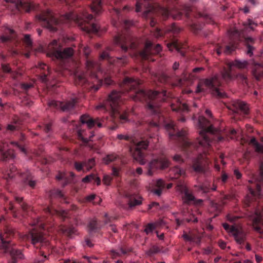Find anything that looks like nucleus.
<instances>
[{
	"mask_svg": "<svg viewBox=\"0 0 263 263\" xmlns=\"http://www.w3.org/2000/svg\"><path fill=\"white\" fill-rule=\"evenodd\" d=\"M251 219L254 229L259 233H263V230L258 226L261 221H263V211L259 209H256L252 215Z\"/></svg>",
	"mask_w": 263,
	"mask_h": 263,
	"instance_id": "nucleus-22",
	"label": "nucleus"
},
{
	"mask_svg": "<svg viewBox=\"0 0 263 263\" xmlns=\"http://www.w3.org/2000/svg\"><path fill=\"white\" fill-rule=\"evenodd\" d=\"M183 238L186 240L197 245H200L201 242V236L196 235L193 234H184L183 235Z\"/></svg>",
	"mask_w": 263,
	"mask_h": 263,
	"instance_id": "nucleus-30",
	"label": "nucleus"
},
{
	"mask_svg": "<svg viewBox=\"0 0 263 263\" xmlns=\"http://www.w3.org/2000/svg\"><path fill=\"white\" fill-rule=\"evenodd\" d=\"M173 159L177 162L180 163L183 162V159L181 158V156L177 154L174 156V157H173Z\"/></svg>",
	"mask_w": 263,
	"mask_h": 263,
	"instance_id": "nucleus-60",
	"label": "nucleus"
},
{
	"mask_svg": "<svg viewBox=\"0 0 263 263\" xmlns=\"http://www.w3.org/2000/svg\"><path fill=\"white\" fill-rule=\"evenodd\" d=\"M111 180V178L108 175H105L103 178V182L106 185H109Z\"/></svg>",
	"mask_w": 263,
	"mask_h": 263,
	"instance_id": "nucleus-59",
	"label": "nucleus"
},
{
	"mask_svg": "<svg viewBox=\"0 0 263 263\" xmlns=\"http://www.w3.org/2000/svg\"><path fill=\"white\" fill-rule=\"evenodd\" d=\"M176 190L183 194L182 198L184 203L187 204L193 203L195 204H199L202 202L201 199L196 200L193 195L189 192L186 186L184 184L178 185Z\"/></svg>",
	"mask_w": 263,
	"mask_h": 263,
	"instance_id": "nucleus-19",
	"label": "nucleus"
},
{
	"mask_svg": "<svg viewBox=\"0 0 263 263\" xmlns=\"http://www.w3.org/2000/svg\"><path fill=\"white\" fill-rule=\"evenodd\" d=\"M11 144H13V145L16 146L17 147H18L20 149V151L22 152H23V153H24V154L27 153L26 149L25 148L24 146L22 144H20V143H18V142H15V141L12 142Z\"/></svg>",
	"mask_w": 263,
	"mask_h": 263,
	"instance_id": "nucleus-53",
	"label": "nucleus"
},
{
	"mask_svg": "<svg viewBox=\"0 0 263 263\" xmlns=\"http://www.w3.org/2000/svg\"><path fill=\"white\" fill-rule=\"evenodd\" d=\"M100 60H107L108 62L112 63V61H114V60H112V58L109 53V50L107 49L106 50L102 52L100 55L99 58Z\"/></svg>",
	"mask_w": 263,
	"mask_h": 263,
	"instance_id": "nucleus-36",
	"label": "nucleus"
},
{
	"mask_svg": "<svg viewBox=\"0 0 263 263\" xmlns=\"http://www.w3.org/2000/svg\"><path fill=\"white\" fill-rule=\"evenodd\" d=\"M21 239L24 241H31L33 246L40 249V257L35 260L34 263H43L47 259V254L52 253V248L50 242L44 236L41 231L36 228H33L28 233L22 235Z\"/></svg>",
	"mask_w": 263,
	"mask_h": 263,
	"instance_id": "nucleus-4",
	"label": "nucleus"
},
{
	"mask_svg": "<svg viewBox=\"0 0 263 263\" xmlns=\"http://www.w3.org/2000/svg\"><path fill=\"white\" fill-rule=\"evenodd\" d=\"M156 226L154 223H148L144 229V232L146 234H148L153 232V231L156 229Z\"/></svg>",
	"mask_w": 263,
	"mask_h": 263,
	"instance_id": "nucleus-44",
	"label": "nucleus"
},
{
	"mask_svg": "<svg viewBox=\"0 0 263 263\" xmlns=\"http://www.w3.org/2000/svg\"><path fill=\"white\" fill-rule=\"evenodd\" d=\"M92 181H94V183L97 185H99L101 183L99 177H97L94 174L87 175L82 179V182L85 183L90 182Z\"/></svg>",
	"mask_w": 263,
	"mask_h": 263,
	"instance_id": "nucleus-32",
	"label": "nucleus"
},
{
	"mask_svg": "<svg viewBox=\"0 0 263 263\" xmlns=\"http://www.w3.org/2000/svg\"><path fill=\"white\" fill-rule=\"evenodd\" d=\"M63 233L67 235L68 236L70 237L75 233L76 230L73 227H63L62 228Z\"/></svg>",
	"mask_w": 263,
	"mask_h": 263,
	"instance_id": "nucleus-40",
	"label": "nucleus"
},
{
	"mask_svg": "<svg viewBox=\"0 0 263 263\" xmlns=\"http://www.w3.org/2000/svg\"><path fill=\"white\" fill-rule=\"evenodd\" d=\"M30 224L32 226H36L37 227H39L41 229H45L44 224L41 222V220L39 219L34 220L33 223H32Z\"/></svg>",
	"mask_w": 263,
	"mask_h": 263,
	"instance_id": "nucleus-52",
	"label": "nucleus"
},
{
	"mask_svg": "<svg viewBox=\"0 0 263 263\" xmlns=\"http://www.w3.org/2000/svg\"><path fill=\"white\" fill-rule=\"evenodd\" d=\"M170 165V162L165 157L161 156L157 159H153L148 164V171L146 174L148 176H152L153 174V170L165 169Z\"/></svg>",
	"mask_w": 263,
	"mask_h": 263,
	"instance_id": "nucleus-16",
	"label": "nucleus"
},
{
	"mask_svg": "<svg viewBox=\"0 0 263 263\" xmlns=\"http://www.w3.org/2000/svg\"><path fill=\"white\" fill-rule=\"evenodd\" d=\"M74 167L78 172L83 171L84 173H86L84 161H75L74 162Z\"/></svg>",
	"mask_w": 263,
	"mask_h": 263,
	"instance_id": "nucleus-43",
	"label": "nucleus"
},
{
	"mask_svg": "<svg viewBox=\"0 0 263 263\" xmlns=\"http://www.w3.org/2000/svg\"><path fill=\"white\" fill-rule=\"evenodd\" d=\"M83 51L87 58L86 67L87 72L89 73L91 77L99 79V74L102 72L100 65L98 63L95 62L88 59V55L91 51L89 47H84L83 49Z\"/></svg>",
	"mask_w": 263,
	"mask_h": 263,
	"instance_id": "nucleus-12",
	"label": "nucleus"
},
{
	"mask_svg": "<svg viewBox=\"0 0 263 263\" xmlns=\"http://www.w3.org/2000/svg\"><path fill=\"white\" fill-rule=\"evenodd\" d=\"M143 173V170L141 167H138L136 169V170H133L130 171V173L132 174L134 176H136V174L138 175H141Z\"/></svg>",
	"mask_w": 263,
	"mask_h": 263,
	"instance_id": "nucleus-56",
	"label": "nucleus"
},
{
	"mask_svg": "<svg viewBox=\"0 0 263 263\" xmlns=\"http://www.w3.org/2000/svg\"><path fill=\"white\" fill-rule=\"evenodd\" d=\"M162 14L165 17H167L169 15H171L174 17V18L179 19L181 17V16L182 15V13L179 12L176 15H175L172 12H170L167 9L163 8Z\"/></svg>",
	"mask_w": 263,
	"mask_h": 263,
	"instance_id": "nucleus-42",
	"label": "nucleus"
},
{
	"mask_svg": "<svg viewBox=\"0 0 263 263\" xmlns=\"http://www.w3.org/2000/svg\"><path fill=\"white\" fill-rule=\"evenodd\" d=\"M0 40L2 42L7 44L11 48H13L17 43L16 33L9 28L5 29L4 34L0 36Z\"/></svg>",
	"mask_w": 263,
	"mask_h": 263,
	"instance_id": "nucleus-20",
	"label": "nucleus"
},
{
	"mask_svg": "<svg viewBox=\"0 0 263 263\" xmlns=\"http://www.w3.org/2000/svg\"><path fill=\"white\" fill-rule=\"evenodd\" d=\"M36 19L42 26L52 32H55L60 28L61 22L66 23L70 21L76 22L82 30L87 33H97L99 30V27L96 23V18L86 11H83L79 14L76 12L66 13L61 17L59 21L52 15L51 12L48 10L36 15Z\"/></svg>",
	"mask_w": 263,
	"mask_h": 263,
	"instance_id": "nucleus-1",
	"label": "nucleus"
},
{
	"mask_svg": "<svg viewBox=\"0 0 263 263\" xmlns=\"http://www.w3.org/2000/svg\"><path fill=\"white\" fill-rule=\"evenodd\" d=\"M2 68L3 69V71L4 72L11 73V72H12L11 69L10 68L9 65L3 63V64H2Z\"/></svg>",
	"mask_w": 263,
	"mask_h": 263,
	"instance_id": "nucleus-54",
	"label": "nucleus"
},
{
	"mask_svg": "<svg viewBox=\"0 0 263 263\" xmlns=\"http://www.w3.org/2000/svg\"><path fill=\"white\" fill-rule=\"evenodd\" d=\"M24 42L28 48L32 46V42L29 34H25L24 37Z\"/></svg>",
	"mask_w": 263,
	"mask_h": 263,
	"instance_id": "nucleus-49",
	"label": "nucleus"
},
{
	"mask_svg": "<svg viewBox=\"0 0 263 263\" xmlns=\"http://www.w3.org/2000/svg\"><path fill=\"white\" fill-rule=\"evenodd\" d=\"M230 70H233L234 68L239 69H245L248 65V62L246 60H235L227 63Z\"/></svg>",
	"mask_w": 263,
	"mask_h": 263,
	"instance_id": "nucleus-26",
	"label": "nucleus"
},
{
	"mask_svg": "<svg viewBox=\"0 0 263 263\" xmlns=\"http://www.w3.org/2000/svg\"><path fill=\"white\" fill-rule=\"evenodd\" d=\"M125 196L127 198V201L130 208L140 205L142 203V198L140 197H137L130 194H126Z\"/></svg>",
	"mask_w": 263,
	"mask_h": 263,
	"instance_id": "nucleus-28",
	"label": "nucleus"
},
{
	"mask_svg": "<svg viewBox=\"0 0 263 263\" xmlns=\"http://www.w3.org/2000/svg\"><path fill=\"white\" fill-rule=\"evenodd\" d=\"M202 158V156L200 155L198 158L194 159L193 160V168L196 172H199L201 170V167L200 164V160Z\"/></svg>",
	"mask_w": 263,
	"mask_h": 263,
	"instance_id": "nucleus-38",
	"label": "nucleus"
},
{
	"mask_svg": "<svg viewBox=\"0 0 263 263\" xmlns=\"http://www.w3.org/2000/svg\"><path fill=\"white\" fill-rule=\"evenodd\" d=\"M236 46L234 45L227 46L224 50V52L228 54L231 53L235 50Z\"/></svg>",
	"mask_w": 263,
	"mask_h": 263,
	"instance_id": "nucleus-55",
	"label": "nucleus"
},
{
	"mask_svg": "<svg viewBox=\"0 0 263 263\" xmlns=\"http://www.w3.org/2000/svg\"><path fill=\"white\" fill-rule=\"evenodd\" d=\"M210 123L204 117L200 116L198 120V126L201 130L199 132V137L197 138L199 147L204 149V155L207 153V149L211 146L212 141L208 137L206 134H215L218 132V129L213 128L212 125H209Z\"/></svg>",
	"mask_w": 263,
	"mask_h": 263,
	"instance_id": "nucleus-5",
	"label": "nucleus"
},
{
	"mask_svg": "<svg viewBox=\"0 0 263 263\" xmlns=\"http://www.w3.org/2000/svg\"><path fill=\"white\" fill-rule=\"evenodd\" d=\"M6 143L2 142L0 143V152L1 153L2 158L4 161H7L14 158V154L12 150L8 149L5 151Z\"/></svg>",
	"mask_w": 263,
	"mask_h": 263,
	"instance_id": "nucleus-27",
	"label": "nucleus"
},
{
	"mask_svg": "<svg viewBox=\"0 0 263 263\" xmlns=\"http://www.w3.org/2000/svg\"><path fill=\"white\" fill-rule=\"evenodd\" d=\"M86 172L91 170L96 164L95 159L92 158L88 160L84 161Z\"/></svg>",
	"mask_w": 263,
	"mask_h": 263,
	"instance_id": "nucleus-37",
	"label": "nucleus"
},
{
	"mask_svg": "<svg viewBox=\"0 0 263 263\" xmlns=\"http://www.w3.org/2000/svg\"><path fill=\"white\" fill-rule=\"evenodd\" d=\"M228 108L232 110L235 113H237L239 111L244 115H247L249 113L248 105L245 102L239 100L232 101V106H229Z\"/></svg>",
	"mask_w": 263,
	"mask_h": 263,
	"instance_id": "nucleus-23",
	"label": "nucleus"
},
{
	"mask_svg": "<svg viewBox=\"0 0 263 263\" xmlns=\"http://www.w3.org/2000/svg\"><path fill=\"white\" fill-rule=\"evenodd\" d=\"M102 0H92L90 8L91 11L96 14H99L102 11Z\"/></svg>",
	"mask_w": 263,
	"mask_h": 263,
	"instance_id": "nucleus-29",
	"label": "nucleus"
},
{
	"mask_svg": "<svg viewBox=\"0 0 263 263\" xmlns=\"http://www.w3.org/2000/svg\"><path fill=\"white\" fill-rule=\"evenodd\" d=\"M253 74L257 80H259L263 76V70H261L260 68H257L253 70Z\"/></svg>",
	"mask_w": 263,
	"mask_h": 263,
	"instance_id": "nucleus-47",
	"label": "nucleus"
},
{
	"mask_svg": "<svg viewBox=\"0 0 263 263\" xmlns=\"http://www.w3.org/2000/svg\"><path fill=\"white\" fill-rule=\"evenodd\" d=\"M231 234L238 244L242 243L246 239V233L240 226L233 227L231 229Z\"/></svg>",
	"mask_w": 263,
	"mask_h": 263,
	"instance_id": "nucleus-24",
	"label": "nucleus"
},
{
	"mask_svg": "<svg viewBox=\"0 0 263 263\" xmlns=\"http://www.w3.org/2000/svg\"><path fill=\"white\" fill-rule=\"evenodd\" d=\"M48 195L50 200L51 206H48L45 209V212L52 215H57L65 220L68 218L70 213L65 210L59 211L55 209L52 205L54 204V200L55 199L60 200V201H64L65 197L61 191L58 189H54L50 191L48 193Z\"/></svg>",
	"mask_w": 263,
	"mask_h": 263,
	"instance_id": "nucleus-8",
	"label": "nucleus"
},
{
	"mask_svg": "<svg viewBox=\"0 0 263 263\" xmlns=\"http://www.w3.org/2000/svg\"><path fill=\"white\" fill-rule=\"evenodd\" d=\"M96 109L108 112L114 119L115 117V90H112L104 102L97 105Z\"/></svg>",
	"mask_w": 263,
	"mask_h": 263,
	"instance_id": "nucleus-11",
	"label": "nucleus"
},
{
	"mask_svg": "<svg viewBox=\"0 0 263 263\" xmlns=\"http://www.w3.org/2000/svg\"><path fill=\"white\" fill-rule=\"evenodd\" d=\"M5 2L8 4V7L13 11L29 12L35 9L34 4L28 2L27 0H5Z\"/></svg>",
	"mask_w": 263,
	"mask_h": 263,
	"instance_id": "nucleus-13",
	"label": "nucleus"
},
{
	"mask_svg": "<svg viewBox=\"0 0 263 263\" xmlns=\"http://www.w3.org/2000/svg\"><path fill=\"white\" fill-rule=\"evenodd\" d=\"M15 201H10L8 205V209L13 214L14 217L16 216L17 213H19L20 210H22L24 214H27L31 208L26 204L24 201L22 197L15 196L14 197Z\"/></svg>",
	"mask_w": 263,
	"mask_h": 263,
	"instance_id": "nucleus-15",
	"label": "nucleus"
},
{
	"mask_svg": "<svg viewBox=\"0 0 263 263\" xmlns=\"http://www.w3.org/2000/svg\"><path fill=\"white\" fill-rule=\"evenodd\" d=\"M5 231L4 234H0L1 240L0 249L4 253H9L12 258V262L16 263L17 259L23 258L24 255L20 250H17L13 247V244L9 239L14 234L13 231L9 228H7Z\"/></svg>",
	"mask_w": 263,
	"mask_h": 263,
	"instance_id": "nucleus-6",
	"label": "nucleus"
},
{
	"mask_svg": "<svg viewBox=\"0 0 263 263\" xmlns=\"http://www.w3.org/2000/svg\"><path fill=\"white\" fill-rule=\"evenodd\" d=\"M161 50L162 48L160 44H157L153 48L152 43L148 41L145 43L144 49L140 52V54L143 59H147L149 55L158 53Z\"/></svg>",
	"mask_w": 263,
	"mask_h": 263,
	"instance_id": "nucleus-21",
	"label": "nucleus"
},
{
	"mask_svg": "<svg viewBox=\"0 0 263 263\" xmlns=\"http://www.w3.org/2000/svg\"><path fill=\"white\" fill-rule=\"evenodd\" d=\"M149 142H147L144 141L138 142L136 145L134 151L133 152V157L134 159L141 165H144L146 162L142 151L147 148L148 143Z\"/></svg>",
	"mask_w": 263,
	"mask_h": 263,
	"instance_id": "nucleus-18",
	"label": "nucleus"
},
{
	"mask_svg": "<svg viewBox=\"0 0 263 263\" xmlns=\"http://www.w3.org/2000/svg\"><path fill=\"white\" fill-rule=\"evenodd\" d=\"M247 24L249 26L251 29H253V26H256L257 24L254 23L252 20L249 19L247 21Z\"/></svg>",
	"mask_w": 263,
	"mask_h": 263,
	"instance_id": "nucleus-64",
	"label": "nucleus"
},
{
	"mask_svg": "<svg viewBox=\"0 0 263 263\" xmlns=\"http://www.w3.org/2000/svg\"><path fill=\"white\" fill-rule=\"evenodd\" d=\"M38 67L42 70H45L46 68L47 69L46 71H44L41 73L43 81L46 82L47 80V76L49 73L48 67L44 63L39 64Z\"/></svg>",
	"mask_w": 263,
	"mask_h": 263,
	"instance_id": "nucleus-35",
	"label": "nucleus"
},
{
	"mask_svg": "<svg viewBox=\"0 0 263 263\" xmlns=\"http://www.w3.org/2000/svg\"><path fill=\"white\" fill-rule=\"evenodd\" d=\"M232 71L229 68V70L224 69L221 76L215 74L209 78L201 79L197 86L196 93L209 92L215 97H224L226 95L224 92H221L218 88L221 84V77L225 81H230Z\"/></svg>",
	"mask_w": 263,
	"mask_h": 263,
	"instance_id": "nucleus-3",
	"label": "nucleus"
},
{
	"mask_svg": "<svg viewBox=\"0 0 263 263\" xmlns=\"http://www.w3.org/2000/svg\"><path fill=\"white\" fill-rule=\"evenodd\" d=\"M250 143L255 146V151L257 152L263 153V145L259 144L255 138L251 139Z\"/></svg>",
	"mask_w": 263,
	"mask_h": 263,
	"instance_id": "nucleus-39",
	"label": "nucleus"
},
{
	"mask_svg": "<svg viewBox=\"0 0 263 263\" xmlns=\"http://www.w3.org/2000/svg\"><path fill=\"white\" fill-rule=\"evenodd\" d=\"M90 118L91 117L87 115H83L81 116L80 118L82 123H86L88 120H90Z\"/></svg>",
	"mask_w": 263,
	"mask_h": 263,
	"instance_id": "nucleus-58",
	"label": "nucleus"
},
{
	"mask_svg": "<svg viewBox=\"0 0 263 263\" xmlns=\"http://www.w3.org/2000/svg\"><path fill=\"white\" fill-rule=\"evenodd\" d=\"M223 227L224 228V229L228 232L230 233L231 234V229L233 227H237L236 226H230L227 223H223Z\"/></svg>",
	"mask_w": 263,
	"mask_h": 263,
	"instance_id": "nucleus-61",
	"label": "nucleus"
},
{
	"mask_svg": "<svg viewBox=\"0 0 263 263\" xmlns=\"http://www.w3.org/2000/svg\"><path fill=\"white\" fill-rule=\"evenodd\" d=\"M170 172L171 174L174 175V176L172 177L173 179H177L179 176H184L185 174V171L178 166H175L173 167L170 170Z\"/></svg>",
	"mask_w": 263,
	"mask_h": 263,
	"instance_id": "nucleus-33",
	"label": "nucleus"
},
{
	"mask_svg": "<svg viewBox=\"0 0 263 263\" xmlns=\"http://www.w3.org/2000/svg\"><path fill=\"white\" fill-rule=\"evenodd\" d=\"M101 227L100 222H98L96 219H91L88 224L89 231L90 233L97 232L99 231Z\"/></svg>",
	"mask_w": 263,
	"mask_h": 263,
	"instance_id": "nucleus-31",
	"label": "nucleus"
},
{
	"mask_svg": "<svg viewBox=\"0 0 263 263\" xmlns=\"http://www.w3.org/2000/svg\"><path fill=\"white\" fill-rule=\"evenodd\" d=\"M199 188L204 193H207L210 192V190L212 191H216L217 186L213 184V187L211 189H210L209 187H207L205 185H201L199 186Z\"/></svg>",
	"mask_w": 263,
	"mask_h": 263,
	"instance_id": "nucleus-50",
	"label": "nucleus"
},
{
	"mask_svg": "<svg viewBox=\"0 0 263 263\" xmlns=\"http://www.w3.org/2000/svg\"><path fill=\"white\" fill-rule=\"evenodd\" d=\"M73 53L74 50L71 47L63 49L60 43L54 40L48 46L47 55L53 60L61 61L65 59L71 58Z\"/></svg>",
	"mask_w": 263,
	"mask_h": 263,
	"instance_id": "nucleus-7",
	"label": "nucleus"
},
{
	"mask_svg": "<svg viewBox=\"0 0 263 263\" xmlns=\"http://www.w3.org/2000/svg\"><path fill=\"white\" fill-rule=\"evenodd\" d=\"M81 95L76 97L71 100L65 102L56 101L50 100L48 102V106L57 109H61L63 111H70L73 110L78 100L80 99Z\"/></svg>",
	"mask_w": 263,
	"mask_h": 263,
	"instance_id": "nucleus-14",
	"label": "nucleus"
},
{
	"mask_svg": "<svg viewBox=\"0 0 263 263\" xmlns=\"http://www.w3.org/2000/svg\"><path fill=\"white\" fill-rule=\"evenodd\" d=\"M86 124H87L89 128H91L93 127L96 124H97L99 127H102V124L100 122H99L98 118L96 119H93L91 118L90 120L87 121Z\"/></svg>",
	"mask_w": 263,
	"mask_h": 263,
	"instance_id": "nucleus-41",
	"label": "nucleus"
},
{
	"mask_svg": "<svg viewBox=\"0 0 263 263\" xmlns=\"http://www.w3.org/2000/svg\"><path fill=\"white\" fill-rule=\"evenodd\" d=\"M18 174L23 179L25 184L28 185L32 188H34L36 185V182L32 180L31 173L28 171L25 172H19L15 166L12 164L10 166L9 170L5 175V177L8 181L12 179L15 175Z\"/></svg>",
	"mask_w": 263,
	"mask_h": 263,
	"instance_id": "nucleus-10",
	"label": "nucleus"
},
{
	"mask_svg": "<svg viewBox=\"0 0 263 263\" xmlns=\"http://www.w3.org/2000/svg\"><path fill=\"white\" fill-rule=\"evenodd\" d=\"M140 83L141 82L139 80L126 78L123 80L121 86L126 91L128 90L135 91V94L132 96V99L135 101L149 100V102H148L147 105L148 109L153 114L156 113L157 112V108L159 106V104L158 103L164 100L166 92H160L149 90L145 92L142 90L137 89V87Z\"/></svg>",
	"mask_w": 263,
	"mask_h": 263,
	"instance_id": "nucleus-2",
	"label": "nucleus"
},
{
	"mask_svg": "<svg viewBox=\"0 0 263 263\" xmlns=\"http://www.w3.org/2000/svg\"><path fill=\"white\" fill-rule=\"evenodd\" d=\"M165 128L168 132L170 137H174L179 140L180 147L185 153L189 152L192 148L196 147L195 144L189 141L186 137L187 133L185 130H182L174 134L176 129L173 122L165 124Z\"/></svg>",
	"mask_w": 263,
	"mask_h": 263,
	"instance_id": "nucleus-9",
	"label": "nucleus"
},
{
	"mask_svg": "<svg viewBox=\"0 0 263 263\" xmlns=\"http://www.w3.org/2000/svg\"><path fill=\"white\" fill-rule=\"evenodd\" d=\"M99 81L100 83L99 85H92L88 82L86 77V74L84 73H79L77 72L74 74V82L76 85L83 87L84 88H85L86 90L91 89H94L95 91H97L98 90H99L100 86L102 84V80H99Z\"/></svg>",
	"mask_w": 263,
	"mask_h": 263,
	"instance_id": "nucleus-17",
	"label": "nucleus"
},
{
	"mask_svg": "<svg viewBox=\"0 0 263 263\" xmlns=\"http://www.w3.org/2000/svg\"><path fill=\"white\" fill-rule=\"evenodd\" d=\"M167 48L169 50L173 51L174 49L176 50L178 52H179L182 56L184 55L183 53L180 50L179 44L177 41H174L171 43L167 44Z\"/></svg>",
	"mask_w": 263,
	"mask_h": 263,
	"instance_id": "nucleus-34",
	"label": "nucleus"
},
{
	"mask_svg": "<svg viewBox=\"0 0 263 263\" xmlns=\"http://www.w3.org/2000/svg\"><path fill=\"white\" fill-rule=\"evenodd\" d=\"M260 178L262 180L261 182H260V184H256V192H255L254 190L252 187H249V190L250 191V195H248L245 198V202L246 204H249V203L252 200L251 198L255 197L257 196H259L262 195V193L261 191V186L260 185H263V171H262L260 173Z\"/></svg>",
	"mask_w": 263,
	"mask_h": 263,
	"instance_id": "nucleus-25",
	"label": "nucleus"
},
{
	"mask_svg": "<svg viewBox=\"0 0 263 263\" xmlns=\"http://www.w3.org/2000/svg\"><path fill=\"white\" fill-rule=\"evenodd\" d=\"M115 159V156L114 155H108L103 158V161L104 163L106 164H109L110 163L114 161Z\"/></svg>",
	"mask_w": 263,
	"mask_h": 263,
	"instance_id": "nucleus-46",
	"label": "nucleus"
},
{
	"mask_svg": "<svg viewBox=\"0 0 263 263\" xmlns=\"http://www.w3.org/2000/svg\"><path fill=\"white\" fill-rule=\"evenodd\" d=\"M219 246L220 248L222 249H226V248H228V249H230V247H227L226 243L223 241H220L219 242Z\"/></svg>",
	"mask_w": 263,
	"mask_h": 263,
	"instance_id": "nucleus-63",
	"label": "nucleus"
},
{
	"mask_svg": "<svg viewBox=\"0 0 263 263\" xmlns=\"http://www.w3.org/2000/svg\"><path fill=\"white\" fill-rule=\"evenodd\" d=\"M44 131L46 133L48 134L51 131V123H49L45 124L44 126Z\"/></svg>",
	"mask_w": 263,
	"mask_h": 263,
	"instance_id": "nucleus-57",
	"label": "nucleus"
},
{
	"mask_svg": "<svg viewBox=\"0 0 263 263\" xmlns=\"http://www.w3.org/2000/svg\"><path fill=\"white\" fill-rule=\"evenodd\" d=\"M77 136L79 139L82 141L84 144L88 143L89 140L87 138H84L83 135V133L81 130H79L77 132Z\"/></svg>",
	"mask_w": 263,
	"mask_h": 263,
	"instance_id": "nucleus-51",
	"label": "nucleus"
},
{
	"mask_svg": "<svg viewBox=\"0 0 263 263\" xmlns=\"http://www.w3.org/2000/svg\"><path fill=\"white\" fill-rule=\"evenodd\" d=\"M32 87L33 84L31 83H22L21 84L20 88L23 92L26 93Z\"/></svg>",
	"mask_w": 263,
	"mask_h": 263,
	"instance_id": "nucleus-48",
	"label": "nucleus"
},
{
	"mask_svg": "<svg viewBox=\"0 0 263 263\" xmlns=\"http://www.w3.org/2000/svg\"><path fill=\"white\" fill-rule=\"evenodd\" d=\"M156 226V227L157 228L158 227H161L164 225L165 223L163 220H159L154 223Z\"/></svg>",
	"mask_w": 263,
	"mask_h": 263,
	"instance_id": "nucleus-62",
	"label": "nucleus"
},
{
	"mask_svg": "<svg viewBox=\"0 0 263 263\" xmlns=\"http://www.w3.org/2000/svg\"><path fill=\"white\" fill-rule=\"evenodd\" d=\"M153 184L159 189H164L165 183L161 179H159L156 180L152 181Z\"/></svg>",
	"mask_w": 263,
	"mask_h": 263,
	"instance_id": "nucleus-45",
	"label": "nucleus"
}]
</instances>
